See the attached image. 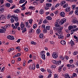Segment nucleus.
<instances>
[{
	"label": "nucleus",
	"mask_w": 78,
	"mask_h": 78,
	"mask_svg": "<svg viewBox=\"0 0 78 78\" xmlns=\"http://www.w3.org/2000/svg\"><path fill=\"white\" fill-rule=\"evenodd\" d=\"M66 13L64 12H62L60 13V16L62 17H64Z\"/></svg>",
	"instance_id": "obj_6"
},
{
	"label": "nucleus",
	"mask_w": 78,
	"mask_h": 78,
	"mask_svg": "<svg viewBox=\"0 0 78 78\" xmlns=\"http://www.w3.org/2000/svg\"><path fill=\"white\" fill-rule=\"evenodd\" d=\"M73 76L74 77H76V76H77V75H76V73H73Z\"/></svg>",
	"instance_id": "obj_43"
},
{
	"label": "nucleus",
	"mask_w": 78,
	"mask_h": 78,
	"mask_svg": "<svg viewBox=\"0 0 78 78\" xmlns=\"http://www.w3.org/2000/svg\"><path fill=\"white\" fill-rule=\"evenodd\" d=\"M72 8L73 9H75V8H76V5H72Z\"/></svg>",
	"instance_id": "obj_39"
},
{
	"label": "nucleus",
	"mask_w": 78,
	"mask_h": 78,
	"mask_svg": "<svg viewBox=\"0 0 78 78\" xmlns=\"http://www.w3.org/2000/svg\"><path fill=\"white\" fill-rule=\"evenodd\" d=\"M5 10V9L3 8H1L0 9V11L1 12L3 13V12H4V10Z\"/></svg>",
	"instance_id": "obj_27"
},
{
	"label": "nucleus",
	"mask_w": 78,
	"mask_h": 78,
	"mask_svg": "<svg viewBox=\"0 0 78 78\" xmlns=\"http://www.w3.org/2000/svg\"><path fill=\"white\" fill-rule=\"evenodd\" d=\"M63 28L62 27L60 26L59 28L54 27V30H58V34H61L62 33V30Z\"/></svg>",
	"instance_id": "obj_1"
},
{
	"label": "nucleus",
	"mask_w": 78,
	"mask_h": 78,
	"mask_svg": "<svg viewBox=\"0 0 78 78\" xmlns=\"http://www.w3.org/2000/svg\"><path fill=\"white\" fill-rule=\"evenodd\" d=\"M44 77V76H39V78H43Z\"/></svg>",
	"instance_id": "obj_64"
},
{
	"label": "nucleus",
	"mask_w": 78,
	"mask_h": 78,
	"mask_svg": "<svg viewBox=\"0 0 78 78\" xmlns=\"http://www.w3.org/2000/svg\"><path fill=\"white\" fill-rule=\"evenodd\" d=\"M70 11V9L69 7L65 9L66 12H69Z\"/></svg>",
	"instance_id": "obj_11"
},
{
	"label": "nucleus",
	"mask_w": 78,
	"mask_h": 78,
	"mask_svg": "<svg viewBox=\"0 0 78 78\" xmlns=\"http://www.w3.org/2000/svg\"><path fill=\"white\" fill-rule=\"evenodd\" d=\"M66 3V2L64 1H62V2L60 4L61 6H63V5H64V4Z\"/></svg>",
	"instance_id": "obj_13"
},
{
	"label": "nucleus",
	"mask_w": 78,
	"mask_h": 78,
	"mask_svg": "<svg viewBox=\"0 0 78 78\" xmlns=\"http://www.w3.org/2000/svg\"><path fill=\"white\" fill-rule=\"evenodd\" d=\"M17 26H14L13 28V29H17Z\"/></svg>",
	"instance_id": "obj_52"
},
{
	"label": "nucleus",
	"mask_w": 78,
	"mask_h": 78,
	"mask_svg": "<svg viewBox=\"0 0 78 78\" xmlns=\"http://www.w3.org/2000/svg\"><path fill=\"white\" fill-rule=\"evenodd\" d=\"M70 66L71 67V68H72L73 69V68H75V66L73 65H71Z\"/></svg>",
	"instance_id": "obj_45"
},
{
	"label": "nucleus",
	"mask_w": 78,
	"mask_h": 78,
	"mask_svg": "<svg viewBox=\"0 0 78 78\" xmlns=\"http://www.w3.org/2000/svg\"><path fill=\"white\" fill-rule=\"evenodd\" d=\"M14 20H15L14 18H11L10 19V20L11 22H12V23H13V22H14Z\"/></svg>",
	"instance_id": "obj_30"
},
{
	"label": "nucleus",
	"mask_w": 78,
	"mask_h": 78,
	"mask_svg": "<svg viewBox=\"0 0 78 78\" xmlns=\"http://www.w3.org/2000/svg\"><path fill=\"white\" fill-rule=\"evenodd\" d=\"M43 23H48V21L46 20H44L43 22Z\"/></svg>",
	"instance_id": "obj_48"
},
{
	"label": "nucleus",
	"mask_w": 78,
	"mask_h": 78,
	"mask_svg": "<svg viewBox=\"0 0 78 78\" xmlns=\"http://www.w3.org/2000/svg\"><path fill=\"white\" fill-rule=\"evenodd\" d=\"M65 58H66V59L68 60V59H69V56H66Z\"/></svg>",
	"instance_id": "obj_57"
},
{
	"label": "nucleus",
	"mask_w": 78,
	"mask_h": 78,
	"mask_svg": "<svg viewBox=\"0 0 78 78\" xmlns=\"http://www.w3.org/2000/svg\"><path fill=\"white\" fill-rule=\"evenodd\" d=\"M61 44L63 45H66V41L64 40H62L60 42Z\"/></svg>",
	"instance_id": "obj_10"
},
{
	"label": "nucleus",
	"mask_w": 78,
	"mask_h": 78,
	"mask_svg": "<svg viewBox=\"0 0 78 78\" xmlns=\"http://www.w3.org/2000/svg\"><path fill=\"white\" fill-rule=\"evenodd\" d=\"M48 73H51V70L49 69H48Z\"/></svg>",
	"instance_id": "obj_55"
},
{
	"label": "nucleus",
	"mask_w": 78,
	"mask_h": 78,
	"mask_svg": "<svg viewBox=\"0 0 78 78\" xmlns=\"http://www.w3.org/2000/svg\"><path fill=\"white\" fill-rule=\"evenodd\" d=\"M5 6H7V7H8V8H9V7H10V6H11V4L9 3H6L5 5Z\"/></svg>",
	"instance_id": "obj_23"
},
{
	"label": "nucleus",
	"mask_w": 78,
	"mask_h": 78,
	"mask_svg": "<svg viewBox=\"0 0 78 78\" xmlns=\"http://www.w3.org/2000/svg\"><path fill=\"white\" fill-rule=\"evenodd\" d=\"M25 2V0H20L19 2V3L20 4L23 3Z\"/></svg>",
	"instance_id": "obj_22"
},
{
	"label": "nucleus",
	"mask_w": 78,
	"mask_h": 78,
	"mask_svg": "<svg viewBox=\"0 0 78 78\" xmlns=\"http://www.w3.org/2000/svg\"><path fill=\"white\" fill-rule=\"evenodd\" d=\"M25 27V25L23 24V23L22 22L20 25V29L21 30H23V28Z\"/></svg>",
	"instance_id": "obj_9"
},
{
	"label": "nucleus",
	"mask_w": 78,
	"mask_h": 78,
	"mask_svg": "<svg viewBox=\"0 0 78 78\" xmlns=\"http://www.w3.org/2000/svg\"><path fill=\"white\" fill-rule=\"evenodd\" d=\"M34 8V7L33 6H30L29 7V9H33Z\"/></svg>",
	"instance_id": "obj_46"
},
{
	"label": "nucleus",
	"mask_w": 78,
	"mask_h": 78,
	"mask_svg": "<svg viewBox=\"0 0 78 78\" xmlns=\"http://www.w3.org/2000/svg\"><path fill=\"white\" fill-rule=\"evenodd\" d=\"M39 37L40 38V39H42V38H43V37H44V35L43 34H40L39 35Z\"/></svg>",
	"instance_id": "obj_20"
},
{
	"label": "nucleus",
	"mask_w": 78,
	"mask_h": 78,
	"mask_svg": "<svg viewBox=\"0 0 78 78\" xmlns=\"http://www.w3.org/2000/svg\"><path fill=\"white\" fill-rule=\"evenodd\" d=\"M41 71L43 72H44L45 71V70L44 68H41Z\"/></svg>",
	"instance_id": "obj_44"
},
{
	"label": "nucleus",
	"mask_w": 78,
	"mask_h": 78,
	"mask_svg": "<svg viewBox=\"0 0 78 78\" xmlns=\"http://www.w3.org/2000/svg\"><path fill=\"white\" fill-rule=\"evenodd\" d=\"M72 22L73 23H77V19L76 18H74L72 19Z\"/></svg>",
	"instance_id": "obj_5"
},
{
	"label": "nucleus",
	"mask_w": 78,
	"mask_h": 78,
	"mask_svg": "<svg viewBox=\"0 0 78 78\" xmlns=\"http://www.w3.org/2000/svg\"><path fill=\"white\" fill-rule=\"evenodd\" d=\"M67 6H68V4H66L65 5L63 6V8H66Z\"/></svg>",
	"instance_id": "obj_38"
},
{
	"label": "nucleus",
	"mask_w": 78,
	"mask_h": 78,
	"mask_svg": "<svg viewBox=\"0 0 78 78\" xmlns=\"http://www.w3.org/2000/svg\"><path fill=\"white\" fill-rule=\"evenodd\" d=\"M73 27V29L74 28H76V26H72Z\"/></svg>",
	"instance_id": "obj_58"
},
{
	"label": "nucleus",
	"mask_w": 78,
	"mask_h": 78,
	"mask_svg": "<svg viewBox=\"0 0 78 78\" xmlns=\"http://www.w3.org/2000/svg\"><path fill=\"white\" fill-rule=\"evenodd\" d=\"M65 77L66 78H70V76H69V75L67 73L65 74Z\"/></svg>",
	"instance_id": "obj_15"
},
{
	"label": "nucleus",
	"mask_w": 78,
	"mask_h": 78,
	"mask_svg": "<svg viewBox=\"0 0 78 78\" xmlns=\"http://www.w3.org/2000/svg\"><path fill=\"white\" fill-rule=\"evenodd\" d=\"M7 1H8V2H9L10 3H12V2H13L12 0H7Z\"/></svg>",
	"instance_id": "obj_54"
},
{
	"label": "nucleus",
	"mask_w": 78,
	"mask_h": 78,
	"mask_svg": "<svg viewBox=\"0 0 78 78\" xmlns=\"http://www.w3.org/2000/svg\"><path fill=\"white\" fill-rule=\"evenodd\" d=\"M24 49L25 51H28V49L27 48H24Z\"/></svg>",
	"instance_id": "obj_50"
},
{
	"label": "nucleus",
	"mask_w": 78,
	"mask_h": 78,
	"mask_svg": "<svg viewBox=\"0 0 78 78\" xmlns=\"http://www.w3.org/2000/svg\"><path fill=\"white\" fill-rule=\"evenodd\" d=\"M31 44H33V45H36V43L35 42L32 41L31 42Z\"/></svg>",
	"instance_id": "obj_33"
},
{
	"label": "nucleus",
	"mask_w": 78,
	"mask_h": 78,
	"mask_svg": "<svg viewBox=\"0 0 78 78\" xmlns=\"http://www.w3.org/2000/svg\"><path fill=\"white\" fill-rule=\"evenodd\" d=\"M0 2L1 3V4H3L4 3L3 0H0Z\"/></svg>",
	"instance_id": "obj_59"
},
{
	"label": "nucleus",
	"mask_w": 78,
	"mask_h": 78,
	"mask_svg": "<svg viewBox=\"0 0 78 78\" xmlns=\"http://www.w3.org/2000/svg\"><path fill=\"white\" fill-rule=\"evenodd\" d=\"M58 78V76L56 74H55V78Z\"/></svg>",
	"instance_id": "obj_62"
},
{
	"label": "nucleus",
	"mask_w": 78,
	"mask_h": 78,
	"mask_svg": "<svg viewBox=\"0 0 78 78\" xmlns=\"http://www.w3.org/2000/svg\"><path fill=\"white\" fill-rule=\"evenodd\" d=\"M15 26H17H17H19V22L16 23H15Z\"/></svg>",
	"instance_id": "obj_40"
},
{
	"label": "nucleus",
	"mask_w": 78,
	"mask_h": 78,
	"mask_svg": "<svg viewBox=\"0 0 78 78\" xmlns=\"http://www.w3.org/2000/svg\"><path fill=\"white\" fill-rule=\"evenodd\" d=\"M62 33L60 34H60V36H59L58 37V39H62L63 38V36L62 35Z\"/></svg>",
	"instance_id": "obj_17"
},
{
	"label": "nucleus",
	"mask_w": 78,
	"mask_h": 78,
	"mask_svg": "<svg viewBox=\"0 0 78 78\" xmlns=\"http://www.w3.org/2000/svg\"><path fill=\"white\" fill-rule=\"evenodd\" d=\"M70 43L72 46H73V45H75V43H74V42H73V41L72 40L70 42Z\"/></svg>",
	"instance_id": "obj_26"
},
{
	"label": "nucleus",
	"mask_w": 78,
	"mask_h": 78,
	"mask_svg": "<svg viewBox=\"0 0 78 78\" xmlns=\"http://www.w3.org/2000/svg\"><path fill=\"white\" fill-rule=\"evenodd\" d=\"M26 27H27V26H28V22H26Z\"/></svg>",
	"instance_id": "obj_63"
},
{
	"label": "nucleus",
	"mask_w": 78,
	"mask_h": 78,
	"mask_svg": "<svg viewBox=\"0 0 78 78\" xmlns=\"http://www.w3.org/2000/svg\"><path fill=\"white\" fill-rule=\"evenodd\" d=\"M41 33V30L39 29H37V34H39Z\"/></svg>",
	"instance_id": "obj_21"
},
{
	"label": "nucleus",
	"mask_w": 78,
	"mask_h": 78,
	"mask_svg": "<svg viewBox=\"0 0 78 78\" xmlns=\"http://www.w3.org/2000/svg\"><path fill=\"white\" fill-rule=\"evenodd\" d=\"M46 29L47 30H50V26H47L46 27Z\"/></svg>",
	"instance_id": "obj_28"
},
{
	"label": "nucleus",
	"mask_w": 78,
	"mask_h": 78,
	"mask_svg": "<svg viewBox=\"0 0 78 78\" xmlns=\"http://www.w3.org/2000/svg\"><path fill=\"white\" fill-rule=\"evenodd\" d=\"M8 39L10 40H14V37L10 35L8 36L7 37Z\"/></svg>",
	"instance_id": "obj_8"
},
{
	"label": "nucleus",
	"mask_w": 78,
	"mask_h": 78,
	"mask_svg": "<svg viewBox=\"0 0 78 78\" xmlns=\"http://www.w3.org/2000/svg\"><path fill=\"white\" fill-rule=\"evenodd\" d=\"M41 57L43 59H45V55H41Z\"/></svg>",
	"instance_id": "obj_19"
},
{
	"label": "nucleus",
	"mask_w": 78,
	"mask_h": 78,
	"mask_svg": "<svg viewBox=\"0 0 78 78\" xmlns=\"http://www.w3.org/2000/svg\"><path fill=\"white\" fill-rule=\"evenodd\" d=\"M5 67H3L2 69L1 70V72H3V71H4V69H5Z\"/></svg>",
	"instance_id": "obj_49"
},
{
	"label": "nucleus",
	"mask_w": 78,
	"mask_h": 78,
	"mask_svg": "<svg viewBox=\"0 0 78 78\" xmlns=\"http://www.w3.org/2000/svg\"><path fill=\"white\" fill-rule=\"evenodd\" d=\"M59 20H57L56 21V22H55V26L56 27L59 28V27H61V26L59 25V24H58L59 23Z\"/></svg>",
	"instance_id": "obj_3"
},
{
	"label": "nucleus",
	"mask_w": 78,
	"mask_h": 78,
	"mask_svg": "<svg viewBox=\"0 0 78 78\" xmlns=\"http://www.w3.org/2000/svg\"><path fill=\"white\" fill-rule=\"evenodd\" d=\"M44 53H45V51H41V55H45Z\"/></svg>",
	"instance_id": "obj_35"
},
{
	"label": "nucleus",
	"mask_w": 78,
	"mask_h": 78,
	"mask_svg": "<svg viewBox=\"0 0 78 78\" xmlns=\"http://www.w3.org/2000/svg\"><path fill=\"white\" fill-rule=\"evenodd\" d=\"M14 50V48H11L10 49H9L8 50V52H9L11 51H12V50Z\"/></svg>",
	"instance_id": "obj_29"
},
{
	"label": "nucleus",
	"mask_w": 78,
	"mask_h": 78,
	"mask_svg": "<svg viewBox=\"0 0 78 78\" xmlns=\"http://www.w3.org/2000/svg\"><path fill=\"white\" fill-rule=\"evenodd\" d=\"M66 22V20L65 19H64L61 21H59V23L60 25H62V24H63L64 23H65V22Z\"/></svg>",
	"instance_id": "obj_4"
},
{
	"label": "nucleus",
	"mask_w": 78,
	"mask_h": 78,
	"mask_svg": "<svg viewBox=\"0 0 78 78\" xmlns=\"http://www.w3.org/2000/svg\"><path fill=\"white\" fill-rule=\"evenodd\" d=\"M37 24H34L33 26V28L34 29L35 28H36L37 27Z\"/></svg>",
	"instance_id": "obj_36"
},
{
	"label": "nucleus",
	"mask_w": 78,
	"mask_h": 78,
	"mask_svg": "<svg viewBox=\"0 0 78 78\" xmlns=\"http://www.w3.org/2000/svg\"><path fill=\"white\" fill-rule=\"evenodd\" d=\"M8 25H9V27H11V24H9L8 25H7L5 26H4V27L5 28H7L8 27Z\"/></svg>",
	"instance_id": "obj_34"
},
{
	"label": "nucleus",
	"mask_w": 78,
	"mask_h": 78,
	"mask_svg": "<svg viewBox=\"0 0 78 78\" xmlns=\"http://www.w3.org/2000/svg\"><path fill=\"white\" fill-rule=\"evenodd\" d=\"M29 23L31 24H32V22H33V20L32 19L29 20Z\"/></svg>",
	"instance_id": "obj_37"
},
{
	"label": "nucleus",
	"mask_w": 78,
	"mask_h": 78,
	"mask_svg": "<svg viewBox=\"0 0 78 78\" xmlns=\"http://www.w3.org/2000/svg\"><path fill=\"white\" fill-rule=\"evenodd\" d=\"M5 19V16L3 15H0V20H2V19Z\"/></svg>",
	"instance_id": "obj_12"
},
{
	"label": "nucleus",
	"mask_w": 78,
	"mask_h": 78,
	"mask_svg": "<svg viewBox=\"0 0 78 78\" xmlns=\"http://www.w3.org/2000/svg\"><path fill=\"white\" fill-rule=\"evenodd\" d=\"M44 8L45 9H46V10H47L48 9H49V7H48L47 6L45 7L44 6Z\"/></svg>",
	"instance_id": "obj_51"
},
{
	"label": "nucleus",
	"mask_w": 78,
	"mask_h": 78,
	"mask_svg": "<svg viewBox=\"0 0 78 78\" xmlns=\"http://www.w3.org/2000/svg\"><path fill=\"white\" fill-rule=\"evenodd\" d=\"M6 30V29H0V32L1 33H4V32H5V31Z\"/></svg>",
	"instance_id": "obj_14"
},
{
	"label": "nucleus",
	"mask_w": 78,
	"mask_h": 78,
	"mask_svg": "<svg viewBox=\"0 0 78 78\" xmlns=\"http://www.w3.org/2000/svg\"><path fill=\"white\" fill-rule=\"evenodd\" d=\"M52 56L55 59H56L58 58V55L56 54V53L55 52L52 54Z\"/></svg>",
	"instance_id": "obj_7"
},
{
	"label": "nucleus",
	"mask_w": 78,
	"mask_h": 78,
	"mask_svg": "<svg viewBox=\"0 0 78 78\" xmlns=\"http://www.w3.org/2000/svg\"><path fill=\"white\" fill-rule=\"evenodd\" d=\"M68 28L69 29V30H71V29H72L73 28V27L72 26H69L68 27Z\"/></svg>",
	"instance_id": "obj_41"
},
{
	"label": "nucleus",
	"mask_w": 78,
	"mask_h": 78,
	"mask_svg": "<svg viewBox=\"0 0 78 78\" xmlns=\"http://www.w3.org/2000/svg\"><path fill=\"white\" fill-rule=\"evenodd\" d=\"M36 68V65H35V63H34L32 65V69L33 70H34Z\"/></svg>",
	"instance_id": "obj_16"
},
{
	"label": "nucleus",
	"mask_w": 78,
	"mask_h": 78,
	"mask_svg": "<svg viewBox=\"0 0 78 78\" xmlns=\"http://www.w3.org/2000/svg\"><path fill=\"white\" fill-rule=\"evenodd\" d=\"M73 11H71L69 13V15H70V14H73Z\"/></svg>",
	"instance_id": "obj_56"
},
{
	"label": "nucleus",
	"mask_w": 78,
	"mask_h": 78,
	"mask_svg": "<svg viewBox=\"0 0 78 78\" xmlns=\"http://www.w3.org/2000/svg\"><path fill=\"white\" fill-rule=\"evenodd\" d=\"M46 6L47 7H51V4L49 3H47L46 4Z\"/></svg>",
	"instance_id": "obj_18"
},
{
	"label": "nucleus",
	"mask_w": 78,
	"mask_h": 78,
	"mask_svg": "<svg viewBox=\"0 0 78 78\" xmlns=\"http://www.w3.org/2000/svg\"><path fill=\"white\" fill-rule=\"evenodd\" d=\"M50 44H55V42L53 41H50Z\"/></svg>",
	"instance_id": "obj_60"
},
{
	"label": "nucleus",
	"mask_w": 78,
	"mask_h": 78,
	"mask_svg": "<svg viewBox=\"0 0 78 78\" xmlns=\"http://www.w3.org/2000/svg\"><path fill=\"white\" fill-rule=\"evenodd\" d=\"M16 22H18L19 21V19H18V17L16 16V17L14 18Z\"/></svg>",
	"instance_id": "obj_31"
},
{
	"label": "nucleus",
	"mask_w": 78,
	"mask_h": 78,
	"mask_svg": "<svg viewBox=\"0 0 78 78\" xmlns=\"http://www.w3.org/2000/svg\"><path fill=\"white\" fill-rule=\"evenodd\" d=\"M74 39H78V37H76V35H74Z\"/></svg>",
	"instance_id": "obj_61"
},
{
	"label": "nucleus",
	"mask_w": 78,
	"mask_h": 78,
	"mask_svg": "<svg viewBox=\"0 0 78 78\" xmlns=\"http://www.w3.org/2000/svg\"><path fill=\"white\" fill-rule=\"evenodd\" d=\"M52 63L56 64V65H57V66H58L61 63V61H56L55 60H54L52 61Z\"/></svg>",
	"instance_id": "obj_2"
},
{
	"label": "nucleus",
	"mask_w": 78,
	"mask_h": 78,
	"mask_svg": "<svg viewBox=\"0 0 78 78\" xmlns=\"http://www.w3.org/2000/svg\"><path fill=\"white\" fill-rule=\"evenodd\" d=\"M42 19H41L40 20V22H39V23H38V24H41V23H42Z\"/></svg>",
	"instance_id": "obj_53"
},
{
	"label": "nucleus",
	"mask_w": 78,
	"mask_h": 78,
	"mask_svg": "<svg viewBox=\"0 0 78 78\" xmlns=\"http://www.w3.org/2000/svg\"><path fill=\"white\" fill-rule=\"evenodd\" d=\"M44 10H43V9L41 10L40 11V13L41 14H44Z\"/></svg>",
	"instance_id": "obj_24"
},
{
	"label": "nucleus",
	"mask_w": 78,
	"mask_h": 78,
	"mask_svg": "<svg viewBox=\"0 0 78 78\" xmlns=\"http://www.w3.org/2000/svg\"><path fill=\"white\" fill-rule=\"evenodd\" d=\"M59 5H60V4H59V3L57 4L55 6V8H57V7H58V6H59Z\"/></svg>",
	"instance_id": "obj_47"
},
{
	"label": "nucleus",
	"mask_w": 78,
	"mask_h": 78,
	"mask_svg": "<svg viewBox=\"0 0 78 78\" xmlns=\"http://www.w3.org/2000/svg\"><path fill=\"white\" fill-rule=\"evenodd\" d=\"M47 19H48V20H51V17L50 16H48L46 17Z\"/></svg>",
	"instance_id": "obj_25"
},
{
	"label": "nucleus",
	"mask_w": 78,
	"mask_h": 78,
	"mask_svg": "<svg viewBox=\"0 0 78 78\" xmlns=\"http://www.w3.org/2000/svg\"><path fill=\"white\" fill-rule=\"evenodd\" d=\"M27 31V29H26V27H25L24 28V29L22 30V33H25V31Z\"/></svg>",
	"instance_id": "obj_32"
},
{
	"label": "nucleus",
	"mask_w": 78,
	"mask_h": 78,
	"mask_svg": "<svg viewBox=\"0 0 78 78\" xmlns=\"http://www.w3.org/2000/svg\"><path fill=\"white\" fill-rule=\"evenodd\" d=\"M75 14L78 16V10H76L75 11Z\"/></svg>",
	"instance_id": "obj_42"
}]
</instances>
